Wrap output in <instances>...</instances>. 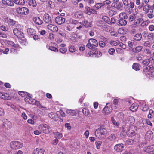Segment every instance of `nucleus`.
I'll use <instances>...</instances> for the list:
<instances>
[{
    "instance_id": "f257e3e1",
    "label": "nucleus",
    "mask_w": 154,
    "mask_h": 154,
    "mask_svg": "<svg viewBox=\"0 0 154 154\" xmlns=\"http://www.w3.org/2000/svg\"><path fill=\"white\" fill-rule=\"evenodd\" d=\"M95 134L96 137L98 138H104L106 136V130L105 128L100 127L96 130Z\"/></svg>"
},
{
    "instance_id": "f03ea898",
    "label": "nucleus",
    "mask_w": 154,
    "mask_h": 154,
    "mask_svg": "<svg viewBox=\"0 0 154 154\" xmlns=\"http://www.w3.org/2000/svg\"><path fill=\"white\" fill-rule=\"evenodd\" d=\"M135 120V119L134 117L129 116L124 118L123 123L126 125V126H129L134 124Z\"/></svg>"
},
{
    "instance_id": "7ed1b4c3",
    "label": "nucleus",
    "mask_w": 154,
    "mask_h": 154,
    "mask_svg": "<svg viewBox=\"0 0 154 154\" xmlns=\"http://www.w3.org/2000/svg\"><path fill=\"white\" fill-rule=\"evenodd\" d=\"M23 146L22 143L18 141H12L10 142V146L13 149H17L21 148Z\"/></svg>"
},
{
    "instance_id": "20e7f679",
    "label": "nucleus",
    "mask_w": 154,
    "mask_h": 154,
    "mask_svg": "<svg viewBox=\"0 0 154 154\" xmlns=\"http://www.w3.org/2000/svg\"><path fill=\"white\" fill-rule=\"evenodd\" d=\"M40 130L44 133L48 134L50 131V127L46 124H42L39 126Z\"/></svg>"
},
{
    "instance_id": "39448f33",
    "label": "nucleus",
    "mask_w": 154,
    "mask_h": 154,
    "mask_svg": "<svg viewBox=\"0 0 154 154\" xmlns=\"http://www.w3.org/2000/svg\"><path fill=\"white\" fill-rule=\"evenodd\" d=\"M2 20L3 21L5 22H6L9 26H13L14 25H15L16 26H17L18 24H17V22H16L14 20L8 19V18L6 16H4L2 18Z\"/></svg>"
},
{
    "instance_id": "423d86ee",
    "label": "nucleus",
    "mask_w": 154,
    "mask_h": 154,
    "mask_svg": "<svg viewBox=\"0 0 154 154\" xmlns=\"http://www.w3.org/2000/svg\"><path fill=\"white\" fill-rule=\"evenodd\" d=\"M111 103H107L106 106L103 110V113L106 115L109 114L112 110Z\"/></svg>"
},
{
    "instance_id": "0eeeda50",
    "label": "nucleus",
    "mask_w": 154,
    "mask_h": 154,
    "mask_svg": "<svg viewBox=\"0 0 154 154\" xmlns=\"http://www.w3.org/2000/svg\"><path fill=\"white\" fill-rule=\"evenodd\" d=\"M17 12L19 14L22 15H26L29 13V10L25 7H22L19 8L17 9Z\"/></svg>"
},
{
    "instance_id": "6e6552de",
    "label": "nucleus",
    "mask_w": 154,
    "mask_h": 154,
    "mask_svg": "<svg viewBox=\"0 0 154 154\" xmlns=\"http://www.w3.org/2000/svg\"><path fill=\"white\" fill-rule=\"evenodd\" d=\"M85 10L84 12L87 14H96L97 11L94 8H91L88 6L85 7Z\"/></svg>"
},
{
    "instance_id": "1a4fd4ad",
    "label": "nucleus",
    "mask_w": 154,
    "mask_h": 154,
    "mask_svg": "<svg viewBox=\"0 0 154 154\" xmlns=\"http://www.w3.org/2000/svg\"><path fill=\"white\" fill-rule=\"evenodd\" d=\"M44 21L47 23H52V20L50 16L47 13H45L43 17Z\"/></svg>"
},
{
    "instance_id": "9d476101",
    "label": "nucleus",
    "mask_w": 154,
    "mask_h": 154,
    "mask_svg": "<svg viewBox=\"0 0 154 154\" xmlns=\"http://www.w3.org/2000/svg\"><path fill=\"white\" fill-rule=\"evenodd\" d=\"M46 27L51 32H57L58 30L57 26L54 24H48L47 26Z\"/></svg>"
},
{
    "instance_id": "9b49d317",
    "label": "nucleus",
    "mask_w": 154,
    "mask_h": 154,
    "mask_svg": "<svg viewBox=\"0 0 154 154\" xmlns=\"http://www.w3.org/2000/svg\"><path fill=\"white\" fill-rule=\"evenodd\" d=\"M144 150L146 152L149 153H154V145H152L146 146Z\"/></svg>"
},
{
    "instance_id": "f8f14e48",
    "label": "nucleus",
    "mask_w": 154,
    "mask_h": 154,
    "mask_svg": "<svg viewBox=\"0 0 154 154\" xmlns=\"http://www.w3.org/2000/svg\"><path fill=\"white\" fill-rule=\"evenodd\" d=\"M124 147L122 143H120L114 146V150L117 152H121Z\"/></svg>"
},
{
    "instance_id": "ddd939ff",
    "label": "nucleus",
    "mask_w": 154,
    "mask_h": 154,
    "mask_svg": "<svg viewBox=\"0 0 154 154\" xmlns=\"http://www.w3.org/2000/svg\"><path fill=\"white\" fill-rule=\"evenodd\" d=\"M153 134L151 131H148L145 135V139L149 141L151 140L153 138Z\"/></svg>"
},
{
    "instance_id": "4468645a",
    "label": "nucleus",
    "mask_w": 154,
    "mask_h": 154,
    "mask_svg": "<svg viewBox=\"0 0 154 154\" xmlns=\"http://www.w3.org/2000/svg\"><path fill=\"white\" fill-rule=\"evenodd\" d=\"M55 21L56 23L60 25L65 22V19L61 17L58 16L56 18Z\"/></svg>"
},
{
    "instance_id": "2eb2a0df",
    "label": "nucleus",
    "mask_w": 154,
    "mask_h": 154,
    "mask_svg": "<svg viewBox=\"0 0 154 154\" xmlns=\"http://www.w3.org/2000/svg\"><path fill=\"white\" fill-rule=\"evenodd\" d=\"M45 150L43 149L38 147L33 150L32 154H43Z\"/></svg>"
},
{
    "instance_id": "dca6fc26",
    "label": "nucleus",
    "mask_w": 154,
    "mask_h": 154,
    "mask_svg": "<svg viewBox=\"0 0 154 154\" xmlns=\"http://www.w3.org/2000/svg\"><path fill=\"white\" fill-rule=\"evenodd\" d=\"M2 2L4 5H6L8 6L12 7L14 6V4L12 0H2Z\"/></svg>"
},
{
    "instance_id": "f3484780",
    "label": "nucleus",
    "mask_w": 154,
    "mask_h": 154,
    "mask_svg": "<svg viewBox=\"0 0 154 154\" xmlns=\"http://www.w3.org/2000/svg\"><path fill=\"white\" fill-rule=\"evenodd\" d=\"M89 54L90 56L95 55L97 57H99L101 55V53L100 51H90L89 53Z\"/></svg>"
},
{
    "instance_id": "a211bd4d",
    "label": "nucleus",
    "mask_w": 154,
    "mask_h": 154,
    "mask_svg": "<svg viewBox=\"0 0 154 154\" xmlns=\"http://www.w3.org/2000/svg\"><path fill=\"white\" fill-rule=\"evenodd\" d=\"M33 20L36 24L41 25L43 23L42 21L38 17H35L33 18Z\"/></svg>"
},
{
    "instance_id": "6ab92c4d",
    "label": "nucleus",
    "mask_w": 154,
    "mask_h": 154,
    "mask_svg": "<svg viewBox=\"0 0 154 154\" xmlns=\"http://www.w3.org/2000/svg\"><path fill=\"white\" fill-rule=\"evenodd\" d=\"M118 25L121 26H124L126 25L127 22L125 19H119L117 23Z\"/></svg>"
},
{
    "instance_id": "aec40b11",
    "label": "nucleus",
    "mask_w": 154,
    "mask_h": 154,
    "mask_svg": "<svg viewBox=\"0 0 154 154\" xmlns=\"http://www.w3.org/2000/svg\"><path fill=\"white\" fill-rule=\"evenodd\" d=\"M150 8L151 7L148 4H146L143 6V9L144 11V14H146L147 13L149 12V11H150L149 10L151 9Z\"/></svg>"
},
{
    "instance_id": "412c9836",
    "label": "nucleus",
    "mask_w": 154,
    "mask_h": 154,
    "mask_svg": "<svg viewBox=\"0 0 154 154\" xmlns=\"http://www.w3.org/2000/svg\"><path fill=\"white\" fill-rule=\"evenodd\" d=\"M0 98L5 100H8L10 99L8 95L6 93L0 92Z\"/></svg>"
},
{
    "instance_id": "4be33fe9",
    "label": "nucleus",
    "mask_w": 154,
    "mask_h": 154,
    "mask_svg": "<svg viewBox=\"0 0 154 154\" xmlns=\"http://www.w3.org/2000/svg\"><path fill=\"white\" fill-rule=\"evenodd\" d=\"M138 107V105L137 103H133L130 107V109L132 112L136 111Z\"/></svg>"
},
{
    "instance_id": "5701e85b",
    "label": "nucleus",
    "mask_w": 154,
    "mask_h": 154,
    "mask_svg": "<svg viewBox=\"0 0 154 154\" xmlns=\"http://www.w3.org/2000/svg\"><path fill=\"white\" fill-rule=\"evenodd\" d=\"M28 4L30 6L33 7H35L37 5L35 0H28Z\"/></svg>"
},
{
    "instance_id": "b1692460",
    "label": "nucleus",
    "mask_w": 154,
    "mask_h": 154,
    "mask_svg": "<svg viewBox=\"0 0 154 154\" xmlns=\"http://www.w3.org/2000/svg\"><path fill=\"white\" fill-rule=\"evenodd\" d=\"M116 8L117 10L121 11L123 9V5L121 2H119L116 4Z\"/></svg>"
},
{
    "instance_id": "393cba45",
    "label": "nucleus",
    "mask_w": 154,
    "mask_h": 154,
    "mask_svg": "<svg viewBox=\"0 0 154 154\" xmlns=\"http://www.w3.org/2000/svg\"><path fill=\"white\" fill-rule=\"evenodd\" d=\"M48 116L49 117L55 121H57V120L58 119V117L56 115L53 113L52 112L48 114Z\"/></svg>"
},
{
    "instance_id": "a878e982",
    "label": "nucleus",
    "mask_w": 154,
    "mask_h": 154,
    "mask_svg": "<svg viewBox=\"0 0 154 154\" xmlns=\"http://www.w3.org/2000/svg\"><path fill=\"white\" fill-rule=\"evenodd\" d=\"M141 109L143 111H146L149 109L148 105L146 103H143L141 106Z\"/></svg>"
},
{
    "instance_id": "bb28decb",
    "label": "nucleus",
    "mask_w": 154,
    "mask_h": 154,
    "mask_svg": "<svg viewBox=\"0 0 154 154\" xmlns=\"http://www.w3.org/2000/svg\"><path fill=\"white\" fill-rule=\"evenodd\" d=\"M81 24L87 28L91 27V22H88V21L85 20H84L82 22Z\"/></svg>"
},
{
    "instance_id": "cd10ccee",
    "label": "nucleus",
    "mask_w": 154,
    "mask_h": 154,
    "mask_svg": "<svg viewBox=\"0 0 154 154\" xmlns=\"http://www.w3.org/2000/svg\"><path fill=\"white\" fill-rule=\"evenodd\" d=\"M27 32L29 35H33L36 33L35 31L33 29L29 28L27 29Z\"/></svg>"
},
{
    "instance_id": "c85d7f7f",
    "label": "nucleus",
    "mask_w": 154,
    "mask_h": 154,
    "mask_svg": "<svg viewBox=\"0 0 154 154\" xmlns=\"http://www.w3.org/2000/svg\"><path fill=\"white\" fill-rule=\"evenodd\" d=\"M142 38V35L141 33L136 34L134 37V39L136 41H139L141 40Z\"/></svg>"
},
{
    "instance_id": "c756f323",
    "label": "nucleus",
    "mask_w": 154,
    "mask_h": 154,
    "mask_svg": "<svg viewBox=\"0 0 154 154\" xmlns=\"http://www.w3.org/2000/svg\"><path fill=\"white\" fill-rule=\"evenodd\" d=\"M152 60L154 61L153 58L150 57L149 59H145L144 60L143 62V63L146 66H147L150 63V61Z\"/></svg>"
},
{
    "instance_id": "7c9ffc66",
    "label": "nucleus",
    "mask_w": 154,
    "mask_h": 154,
    "mask_svg": "<svg viewBox=\"0 0 154 154\" xmlns=\"http://www.w3.org/2000/svg\"><path fill=\"white\" fill-rule=\"evenodd\" d=\"M143 47L141 46H138L132 49V51L134 52L138 53L141 51Z\"/></svg>"
},
{
    "instance_id": "2f4dec72",
    "label": "nucleus",
    "mask_w": 154,
    "mask_h": 154,
    "mask_svg": "<svg viewBox=\"0 0 154 154\" xmlns=\"http://www.w3.org/2000/svg\"><path fill=\"white\" fill-rule=\"evenodd\" d=\"M90 41L92 44V45H94V47H97L98 45L97 41L95 39L91 38L88 40Z\"/></svg>"
},
{
    "instance_id": "473e14b6",
    "label": "nucleus",
    "mask_w": 154,
    "mask_h": 154,
    "mask_svg": "<svg viewBox=\"0 0 154 154\" xmlns=\"http://www.w3.org/2000/svg\"><path fill=\"white\" fill-rule=\"evenodd\" d=\"M140 68V65L138 63H134L132 65L133 69L136 71L139 70Z\"/></svg>"
},
{
    "instance_id": "72a5a7b5",
    "label": "nucleus",
    "mask_w": 154,
    "mask_h": 154,
    "mask_svg": "<svg viewBox=\"0 0 154 154\" xmlns=\"http://www.w3.org/2000/svg\"><path fill=\"white\" fill-rule=\"evenodd\" d=\"M108 138L110 141H115L117 137L115 134H112Z\"/></svg>"
},
{
    "instance_id": "f704fd0d",
    "label": "nucleus",
    "mask_w": 154,
    "mask_h": 154,
    "mask_svg": "<svg viewBox=\"0 0 154 154\" xmlns=\"http://www.w3.org/2000/svg\"><path fill=\"white\" fill-rule=\"evenodd\" d=\"M74 16L75 17L77 18H81L83 17L81 11L76 12Z\"/></svg>"
},
{
    "instance_id": "c9c22d12",
    "label": "nucleus",
    "mask_w": 154,
    "mask_h": 154,
    "mask_svg": "<svg viewBox=\"0 0 154 154\" xmlns=\"http://www.w3.org/2000/svg\"><path fill=\"white\" fill-rule=\"evenodd\" d=\"M153 9H152L150 11H149V12L147 13V14L145 15H146L149 18L152 19L154 17V15L153 14Z\"/></svg>"
},
{
    "instance_id": "e433bc0d",
    "label": "nucleus",
    "mask_w": 154,
    "mask_h": 154,
    "mask_svg": "<svg viewBox=\"0 0 154 154\" xmlns=\"http://www.w3.org/2000/svg\"><path fill=\"white\" fill-rule=\"evenodd\" d=\"M66 112L67 114L71 116L75 115L76 114V112L75 110L70 109L66 110Z\"/></svg>"
},
{
    "instance_id": "4c0bfd02",
    "label": "nucleus",
    "mask_w": 154,
    "mask_h": 154,
    "mask_svg": "<svg viewBox=\"0 0 154 154\" xmlns=\"http://www.w3.org/2000/svg\"><path fill=\"white\" fill-rule=\"evenodd\" d=\"M126 133L127 134L128 136L131 137H133L134 136L136 133L135 132V131L132 130H128V132H126Z\"/></svg>"
},
{
    "instance_id": "58836bf2",
    "label": "nucleus",
    "mask_w": 154,
    "mask_h": 154,
    "mask_svg": "<svg viewBox=\"0 0 154 154\" xmlns=\"http://www.w3.org/2000/svg\"><path fill=\"white\" fill-rule=\"evenodd\" d=\"M20 26V25H17V26H16V28L14 29L13 30V33L16 36L18 34V33L20 31V29H19V27Z\"/></svg>"
},
{
    "instance_id": "ea45409f",
    "label": "nucleus",
    "mask_w": 154,
    "mask_h": 154,
    "mask_svg": "<svg viewBox=\"0 0 154 154\" xmlns=\"http://www.w3.org/2000/svg\"><path fill=\"white\" fill-rule=\"evenodd\" d=\"M119 17L120 19H126L128 18V16L124 12H122L119 15Z\"/></svg>"
},
{
    "instance_id": "a19ab883",
    "label": "nucleus",
    "mask_w": 154,
    "mask_h": 154,
    "mask_svg": "<svg viewBox=\"0 0 154 154\" xmlns=\"http://www.w3.org/2000/svg\"><path fill=\"white\" fill-rule=\"evenodd\" d=\"M5 127L7 129H10L12 127V124L9 121L5 122L4 124Z\"/></svg>"
},
{
    "instance_id": "79ce46f5",
    "label": "nucleus",
    "mask_w": 154,
    "mask_h": 154,
    "mask_svg": "<svg viewBox=\"0 0 154 154\" xmlns=\"http://www.w3.org/2000/svg\"><path fill=\"white\" fill-rule=\"evenodd\" d=\"M47 47L50 50L52 51L55 52L58 51V50L56 47L52 46H49L48 45L47 46Z\"/></svg>"
},
{
    "instance_id": "37998d69",
    "label": "nucleus",
    "mask_w": 154,
    "mask_h": 154,
    "mask_svg": "<svg viewBox=\"0 0 154 154\" xmlns=\"http://www.w3.org/2000/svg\"><path fill=\"white\" fill-rule=\"evenodd\" d=\"M102 6H103L102 3H97L94 6V8H95L96 9V10H99L100 9Z\"/></svg>"
},
{
    "instance_id": "c03bdc74",
    "label": "nucleus",
    "mask_w": 154,
    "mask_h": 154,
    "mask_svg": "<svg viewBox=\"0 0 154 154\" xmlns=\"http://www.w3.org/2000/svg\"><path fill=\"white\" fill-rule=\"evenodd\" d=\"M19 42L22 45H25L26 44V40L24 38V37L23 38H21L19 39Z\"/></svg>"
},
{
    "instance_id": "a18cd8bd",
    "label": "nucleus",
    "mask_w": 154,
    "mask_h": 154,
    "mask_svg": "<svg viewBox=\"0 0 154 154\" xmlns=\"http://www.w3.org/2000/svg\"><path fill=\"white\" fill-rule=\"evenodd\" d=\"M143 20L142 18H139L135 20L134 21V25H140L141 22H142Z\"/></svg>"
},
{
    "instance_id": "49530a36",
    "label": "nucleus",
    "mask_w": 154,
    "mask_h": 154,
    "mask_svg": "<svg viewBox=\"0 0 154 154\" xmlns=\"http://www.w3.org/2000/svg\"><path fill=\"white\" fill-rule=\"evenodd\" d=\"M7 44L9 46H14L15 48H17L18 47L17 44L15 45L14 43L12 41H8L7 42Z\"/></svg>"
},
{
    "instance_id": "de8ad7c7",
    "label": "nucleus",
    "mask_w": 154,
    "mask_h": 154,
    "mask_svg": "<svg viewBox=\"0 0 154 154\" xmlns=\"http://www.w3.org/2000/svg\"><path fill=\"white\" fill-rule=\"evenodd\" d=\"M102 19L106 22L108 24H110V20L109 18L107 16H103L102 18Z\"/></svg>"
},
{
    "instance_id": "09e8293b",
    "label": "nucleus",
    "mask_w": 154,
    "mask_h": 154,
    "mask_svg": "<svg viewBox=\"0 0 154 154\" xmlns=\"http://www.w3.org/2000/svg\"><path fill=\"white\" fill-rule=\"evenodd\" d=\"M139 134L136 133L133 136V137H131V139H133L135 142H136L139 140Z\"/></svg>"
},
{
    "instance_id": "8fccbe9b",
    "label": "nucleus",
    "mask_w": 154,
    "mask_h": 154,
    "mask_svg": "<svg viewBox=\"0 0 154 154\" xmlns=\"http://www.w3.org/2000/svg\"><path fill=\"white\" fill-rule=\"evenodd\" d=\"M136 18V14H133L130 15L129 18V20L130 22H132Z\"/></svg>"
},
{
    "instance_id": "3c124183",
    "label": "nucleus",
    "mask_w": 154,
    "mask_h": 154,
    "mask_svg": "<svg viewBox=\"0 0 154 154\" xmlns=\"http://www.w3.org/2000/svg\"><path fill=\"white\" fill-rule=\"evenodd\" d=\"M102 143V142L101 141L95 142V144L96 146V147L97 149H98L100 148Z\"/></svg>"
},
{
    "instance_id": "603ef678",
    "label": "nucleus",
    "mask_w": 154,
    "mask_h": 154,
    "mask_svg": "<svg viewBox=\"0 0 154 154\" xmlns=\"http://www.w3.org/2000/svg\"><path fill=\"white\" fill-rule=\"evenodd\" d=\"M86 46L90 49H93L94 48V46L92 45L91 43L88 40V43L86 45Z\"/></svg>"
},
{
    "instance_id": "864d4df0",
    "label": "nucleus",
    "mask_w": 154,
    "mask_h": 154,
    "mask_svg": "<svg viewBox=\"0 0 154 154\" xmlns=\"http://www.w3.org/2000/svg\"><path fill=\"white\" fill-rule=\"evenodd\" d=\"M154 116L153 111L152 110H150L149 111V114L148 115L147 117L148 118H152Z\"/></svg>"
},
{
    "instance_id": "5fc2aeb1",
    "label": "nucleus",
    "mask_w": 154,
    "mask_h": 154,
    "mask_svg": "<svg viewBox=\"0 0 154 154\" xmlns=\"http://www.w3.org/2000/svg\"><path fill=\"white\" fill-rule=\"evenodd\" d=\"M17 37L20 38H23V37H24V34L20 29V31L18 33V34L17 35Z\"/></svg>"
},
{
    "instance_id": "6e6d98bb",
    "label": "nucleus",
    "mask_w": 154,
    "mask_h": 154,
    "mask_svg": "<svg viewBox=\"0 0 154 154\" xmlns=\"http://www.w3.org/2000/svg\"><path fill=\"white\" fill-rule=\"evenodd\" d=\"M151 51L149 49L146 48L144 50V53L145 54L150 55L151 54Z\"/></svg>"
},
{
    "instance_id": "4d7b16f0",
    "label": "nucleus",
    "mask_w": 154,
    "mask_h": 154,
    "mask_svg": "<svg viewBox=\"0 0 154 154\" xmlns=\"http://www.w3.org/2000/svg\"><path fill=\"white\" fill-rule=\"evenodd\" d=\"M54 134L58 139H60L62 137L63 135L61 133L56 132H54Z\"/></svg>"
},
{
    "instance_id": "13d9d810",
    "label": "nucleus",
    "mask_w": 154,
    "mask_h": 154,
    "mask_svg": "<svg viewBox=\"0 0 154 154\" xmlns=\"http://www.w3.org/2000/svg\"><path fill=\"white\" fill-rule=\"evenodd\" d=\"M82 112L83 114L86 116H88L90 113L88 110L85 108L83 109H82Z\"/></svg>"
},
{
    "instance_id": "bf43d9fd",
    "label": "nucleus",
    "mask_w": 154,
    "mask_h": 154,
    "mask_svg": "<svg viewBox=\"0 0 154 154\" xmlns=\"http://www.w3.org/2000/svg\"><path fill=\"white\" fill-rule=\"evenodd\" d=\"M154 37V34L152 33H150L148 34L147 36L148 39L149 40H151L153 39Z\"/></svg>"
},
{
    "instance_id": "052dcab7",
    "label": "nucleus",
    "mask_w": 154,
    "mask_h": 154,
    "mask_svg": "<svg viewBox=\"0 0 154 154\" xmlns=\"http://www.w3.org/2000/svg\"><path fill=\"white\" fill-rule=\"evenodd\" d=\"M123 124H124V125L122 126V130L123 132H125V131H126V132H127V131H126V130L127 129V130L128 131V127H129V126H126V125H125V124H124V123H123Z\"/></svg>"
},
{
    "instance_id": "680f3d73",
    "label": "nucleus",
    "mask_w": 154,
    "mask_h": 154,
    "mask_svg": "<svg viewBox=\"0 0 154 154\" xmlns=\"http://www.w3.org/2000/svg\"><path fill=\"white\" fill-rule=\"evenodd\" d=\"M119 41H114L111 40L110 42V44L112 45L116 46L119 45Z\"/></svg>"
},
{
    "instance_id": "e2e57ef3",
    "label": "nucleus",
    "mask_w": 154,
    "mask_h": 154,
    "mask_svg": "<svg viewBox=\"0 0 154 154\" xmlns=\"http://www.w3.org/2000/svg\"><path fill=\"white\" fill-rule=\"evenodd\" d=\"M69 50L71 52L73 53L76 51V49L74 46L71 45L69 47Z\"/></svg>"
},
{
    "instance_id": "0e129e2a",
    "label": "nucleus",
    "mask_w": 154,
    "mask_h": 154,
    "mask_svg": "<svg viewBox=\"0 0 154 154\" xmlns=\"http://www.w3.org/2000/svg\"><path fill=\"white\" fill-rule=\"evenodd\" d=\"M69 22L70 23L73 24H77L78 22L77 21L75 20H74L72 19H70L69 20Z\"/></svg>"
},
{
    "instance_id": "69168bd1",
    "label": "nucleus",
    "mask_w": 154,
    "mask_h": 154,
    "mask_svg": "<svg viewBox=\"0 0 154 154\" xmlns=\"http://www.w3.org/2000/svg\"><path fill=\"white\" fill-rule=\"evenodd\" d=\"M134 142L133 139H131L127 140L126 141V143L128 145H132L134 143Z\"/></svg>"
},
{
    "instance_id": "338daca9",
    "label": "nucleus",
    "mask_w": 154,
    "mask_h": 154,
    "mask_svg": "<svg viewBox=\"0 0 154 154\" xmlns=\"http://www.w3.org/2000/svg\"><path fill=\"white\" fill-rule=\"evenodd\" d=\"M143 45L146 47H150L151 46V44L150 42L146 41L143 43Z\"/></svg>"
},
{
    "instance_id": "774afa93",
    "label": "nucleus",
    "mask_w": 154,
    "mask_h": 154,
    "mask_svg": "<svg viewBox=\"0 0 154 154\" xmlns=\"http://www.w3.org/2000/svg\"><path fill=\"white\" fill-rule=\"evenodd\" d=\"M67 51V49L65 48H61L59 49L60 52L63 54H64L66 53Z\"/></svg>"
}]
</instances>
